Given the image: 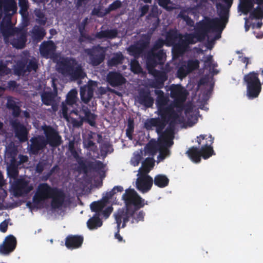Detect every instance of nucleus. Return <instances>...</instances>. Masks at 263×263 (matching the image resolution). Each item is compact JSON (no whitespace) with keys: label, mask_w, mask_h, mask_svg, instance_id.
I'll list each match as a JSON object with an SVG mask.
<instances>
[{"label":"nucleus","mask_w":263,"mask_h":263,"mask_svg":"<svg viewBox=\"0 0 263 263\" xmlns=\"http://www.w3.org/2000/svg\"><path fill=\"white\" fill-rule=\"evenodd\" d=\"M157 95L156 105L157 108V114L160 117L152 118L146 120L144 127L147 130L156 127L157 133L164 130L169 123L170 126H174L179 118L178 114L175 110L172 104L168 105V97L161 90H155Z\"/></svg>","instance_id":"f257e3e1"},{"label":"nucleus","mask_w":263,"mask_h":263,"mask_svg":"<svg viewBox=\"0 0 263 263\" xmlns=\"http://www.w3.org/2000/svg\"><path fill=\"white\" fill-rule=\"evenodd\" d=\"M65 198L66 195L61 189L52 187L47 183H41L37 186L32 200L35 207L42 208L45 201L51 199V208L59 209L63 206Z\"/></svg>","instance_id":"f03ea898"},{"label":"nucleus","mask_w":263,"mask_h":263,"mask_svg":"<svg viewBox=\"0 0 263 263\" xmlns=\"http://www.w3.org/2000/svg\"><path fill=\"white\" fill-rule=\"evenodd\" d=\"M18 5L20 7V13L23 17L28 14L29 3L28 0H18ZM6 10L11 11L12 13L8 14L7 20H3L0 26V31L4 38L14 35L17 32L16 28H13L11 22L12 16L16 13L17 10L16 0H6Z\"/></svg>","instance_id":"7ed1b4c3"},{"label":"nucleus","mask_w":263,"mask_h":263,"mask_svg":"<svg viewBox=\"0 0 263 263\" xmlns=\"http://www.w3.org/2000/svg\"><path fill=\"white\" fill-rule=\"evenodd\" d=\"M58 65L59 72L70 77L72 80L84 79L86 76L82 65L74 58H63Z\"/></svg>","instance_id":"20e7f679"},{"label":"nucleus","mask_w":263,"mask_h":263,"mask_svg":"<svg viewBox=\"0 0 263 263\" xmlns=\"http://www.w3.org/2000/svg\"><path fill=\"white\" fill-rule=\"evenodd\" d=\"M166 44L165 40L159 38L154 43L151 50L147 53L146 65L148 71L153 70L158 65H163L165 62V53L160 49Z\"/></svg>","instance_id":"39448f33"},{"label":"nucleus","mask_w":263,"mask_h":263,"mask_svg":"<svg viewBox=\"0 0 263 263\" xmlns=\"http://www.w3.org/2000/svg\"><path fill=\"white\" fill-rule=\"evenodd\" d=\"M225 27V23H223L219 18H206L205 21H202L198 23L197 31L194 34L198 42L201 41L205 39L210 29L219 31L220 33Z\"/></svg>","instance_id":"423d86ee"},{"label":"nucleus","mask_w":263,"mask_h":263,"mask_svg":"<svg viewBox=\"0 0 263 263\" xmlns=\"http://www.w3.org/2000/svg\"><path fill=\"white\" fill-rule=\"evenodd\" d=\"M122 199L125 203V207L128 210H139L147 204V201L141 197L133 189H127L122 195Z\"/></svg>","instance_id":"0eeeda50"},{"label":"nucleus","mask_w":263,"mask_h":263,"mask_svg":"<svg viewBox=\"0 0 263 263\" xmlns=\"http://www.w3.org/2000/svg\"><path fill=\"white\" fill-rule=\"evenodd\" d=\"M159 22V20L158 19L157 24H153L154 27L151 28L150 30H152V32L149 34H143L141 39L136 44L131 45L128 47L127 50L130 55L133 56L135 58H138L143 54L149 45L151 34L157 27Z\"/></svg>","instance_id":"6e6552de"},{"label":"nucleus","mask_w":263,"mask_h":263,"mask_svg":"<svg viewBox=\"0 0 263 263\" xmlns=\"http://www.w3.org/2000/svg\"><path fill=\"white\" fill-rule=\"evenodd\" d=\"M198 41L193 33H185L183 37H179L172 48L173 56L179 58L182 56L189 49V45L194 44Z\"/></svg>","instance_id":"1a4fd4ad"},{"label":"nucleus","mask_w":263,"mask_h":263,"mask_svg":"<svg viewBox=\"0 0 263 263\" xmlns=\"http://www.w3.org/2000/svg\"><path fill=\"white\" fill-rule=\"evenodd\" d=\"M244 81L247 84V93L249 99L257 98L261 90V85L257 73L250 72L244 76Z\"/></svg>","instance_id":"9d476101"},{"label":"nucleus","mask_w":263,"mask_h":263,"mask_svg":"<svg viewBox=\"0 0 263 263\" xmlns=\"http://www.w3.org/2000/svg\"><path fill=\"white\" fill-rule=\"evenodd\" d=\"M159 135V152H161L166 157L169 156L171 151L169 148L174 144L173 139L174 138V128L167 127L164 131L157 133Z\"/></svg>","instance_id":"9b49d317"},{"label":"nucleus","mask_w":263,"mask_h":263,"mask_svg":"<svg viewBox=\"0 0 263 263\" xmlns=\"http://www.w3.org/2000/svg\"><path fill=\"white\" fill-rule=\"evenodd\" d=\"M106 51V48L100 45L84 49L85 53L89 57V63L93 66L100 65L104 61Z\"/></svg>","instance_id":"f8f14e48"},{"label":"nucleus","mask_w":263,"mask_h":263,"mask_svg":"<svg viewBox=\"0 0 263 263\" xmlns=\"http://www.w3.org/2000/svg\"><path fill=\"white\" fill-rule=\"evenodd\" d=\"M168 90L171 91L170 97L174 99V107L182 109L188 95L186 90L179 84L171 85Z\"/></svg>","instance_id":"ddd939ff"},{"label":"nucleus","mask_w":263,"mask_h":263,"mask_svg":"<svg viewBox=\"0 0 263 263\" xmlns=\"http://www.w3.org/2000/svg\"><path fill=\"white\" fill-rule=\"evenodd\" d=\"M45 138L44 141L46 145L56 148L59 146L62 142V137L58 132L50 125H44L42 126Z\"/></svg>","instance_id":"4468645a"},{"label":"nucleus","mask_w":263,"mask_h":263,"mask_svg":"<svg viewBox=\"0 0 263 263\" xmlns=\"http://www.w3.org/2000/svg\"><path fill=\"white\" fill-rule=\"evenodd\" d=\"M29 141L28 151L30 155H37L47 145L44 141V137L42 135L33 136L31 138Z\"/></svg>","instance_id":"2eb2a0df"},{"label":"nucleus","mask_w":263,"mask_h":263,"mask_svg":"<svg viewBox=\"0 0 263 263\" xmlns=\"http://www.w3.org/2000/svg\"><path fill=\"white\" fill-rule=\"evenodd\" d=\"M199 64V61L197 59H190L183 62L177 70V77L179 78L185 77L189 73L198 69Z\"/></svg>","instance_id":"dca6fc26"},{"label":"nucleus","mask_w":263,"mask_h":263,"mask_svg":"<svg viewBox=\"0 0 263 263\" xmlns=\"http://www.w3.org/2000/svg\"><path fill=\"white\" fill-rule=\"evenodd\" d=\"M114 216L117 224V228H123L126 227V223L130 221V210L125 207L119 209L114 214Z\"/></svg>","instance_id":"f3484780"},{"label":"nucleus","mask_w":263,"mask_h":263,"mask_svg":"<svg viewBox=\"0 0 263 263\" xmlns=\"http://www.w3.org/2000/svg\"><path fill=\"white\" fill-rule=\"evenodd\" d=\"M140 175V177L136 181V187L143 193H147L151 189L153 185V178L149 175Z\"/></svg>","instance_id":"a211bd4d"},{"label":"nucleus","mask_w":263,"mask_h":263,"mask_svg":"<svg viewBox=\"0 0 263 263\" xmlns=\"http://www.w3.org/2000/svg\"><path fill=\"white\" fill-rule=\"evenodd\" d=\"M11 125L14 130L16 137L22 142L27 141L28 132L25 126L16 119L12 120Z\"/></svg>","instance_id":"6ab92c4d"},{"label":"nucleus","mask_w":263,"mask_h":263,"mask_svg":"<svg viewBox=\"0 0 263 263\" xmlns=\"http://www.w3.org/2000/svg\"><path fill=\"white\" fill-rule=\"evenodd\" d=\"M57 47L52 41H44L40 46L41 55L46 59L52 57L55 52Z\"/></svg>","instance_id":"aec40b11"},{"label":"nucleus","mask_w":263,"mask_h":263,"mask_svg":"<svg viewBox=\"0 0 263 263\" xmlns=\"http://www.w3.org/2000/svg\"><path fill=\"white\" fill-rule=\"evenodd\" d=\"M138 101L139 103L146 108H150L154 104V99L151 96V91L149 89H141L139 92Z\"/></svg>","instance_id":"412c9836"},{"label":"nucleus","mask_w":263,"mask_h":263,"mask_svg":"<svg viewBox=\"0 0 263 263\" xmlns=\"http://www.w3.org/2000/svg\"><path fill=\"white\" fill-rule=\"evenodd\" d=\"M16 246V239L13 235L6 237L3 243L0 246V253L4 255L9 254L13 251Z\"/></svg>","instance_id":"4be33fe9"},{"label":"nucleus","mask_w":263,"mask_h":263,"mask_svg":"<svg viewBox=\"0 0 263 263\" xmlns=\"http://www.w3.org/2000/svg\"><path fill=\"white\" fill-rule=\"evenodd\" d=\"M225 5L220 3L217 4L216 7L219 10V15L220 20L223 23L226 24L228 21V14L230 8L231 7L233 0H221Z\"/></svg>","instance_id":"5701e85b"},{"label":"nucleus","mask_w":263,"mask_h":263,"mask_svg":"<svg viewBox=\"0 0 263 263\" xmlns=\"http://www.w3.org/2000/svg\"><path fill=\"white\" fill-rule=\"evenodd\" d=\"M153 71V74L155 77V82L152 85V87L156 88H162L164 86V82L167 80L168 76L167 73L164 71H160L155 69V68L150 71Z\"/></svg>","instance_id":"b1692460"},{"label":"nucleus","mask_w":263,"mask_h":263,"mask_svg":"<svg viewBox=\"0 0 263 263\" xmlns=\"http://www.w3.org/2000/svg\"><path fill=\"white\" fill-rule=\"evenodd\" d=\"M107 82L112 87L119 86L125 83L126 80L119 72L110 71L106 77Z\"/></svg>","instance_id":"393cba45"},{"label":"nucleus","mask_w":263,"mask_h":263,"mask_svg":"<svg viewBox=\"0 0 263 263\" xmlns=\"http://www.w3.org/2000/svg\"><path fill=\"white\" fill-rule=\"evenodd\" d=\"M80 167L83 170V171L86 173L88 170H93L95 172H98L104 168V164L101 161L97 160L95 162L89 161L86 164L83 161L78 162Z\"/></svg>","instance_id":"a878e982"},{"label":"nucleus","mask_w":263,"mask_h":263,"mask_svg":"<svg viewBox=\"0 0 263 263\" xmlns=\"http://www.w3.org/2000/svg\"><path fill=\"white\" fill-rule=\"evenodd\" d=\"M210 139L206 141L203 146H201L200 149L201 156L204 159H207L213 155H215L212 145L214 142V138L211 135H209Z\"/></svg>","instance_id":"bb28decb"},{"label":"nucleus","mask_w":263,"mask_h":263,"mask_svg":"<svg viewBox=\"0 0 263 263\" xmlns=\"http://www.w3.org/2000/svg\"><path fill=\"white\" fill-rule=\"evenodd\" d=\"M83 240L81 235H69L65 238V246L69 249H77L82 246Z\"/></svg>","instance_id":"cd10ccee"},{"label":"nucleus","mask_w":263,"mask_h":263,"mask_svg":"<svg viewBox=\"0 0 263 263\" xmlns=\"http://www.w3.org/2000/svg\"><path fill=\"white\" fill-rule=\"evenodd\" d=\"M15 34H17L16 37H14L11 42V44L16 49H23L26 45L27 35L26 32L18 30Z\"/></svg>","instance_id":"c85d7f7f"},{"label":"nucleus","mask_w":263,"mask_h":263,"mask_svg":"<svg viewBox=\"0 0 263 263\" xmlns=\"http://www.w3.org/2000/svg\"><path fill=\"white\" fill-rule=\"evenodd\" d=\"M94 88L92 84L85 85L80 88V93L82 101L88 103L93 96Z\"/></svg>","instance_id":"c756f323"},{"label":"nucleus","mask_w":263,"mask_h":263,"mask_svg":"<svg viewBox=\"0 0 263 263\" xmlns=\"http://www.w3.org/2000/svg\"><path fill=\"white\" fill-rule=\"evenodd\" d=\"M183 37V34L179 33L175 29H170L166 32L165 35V41L167 46H174V44L178 41L179 37Z\"/></svg>","instance_id":"7c9ffc66"},{"label":"nucleus","mask_w":263,"mask_h":263,"mask_svg":"<svg viewBox=\"0 0 263 263\" xmlns=\"http://www.w3.org/2000/svg\"><path fill=\"white\" fill-rule=\"evenodd\" d=\"M82 112L84 115L82 120L88 123L90 126H95L96 124V120L97 116L92 113L90 109L87 106H83L82 108Z\"/></svg>","instance_id":"2f4dec72"},{"label":"nucleus","mask_w":263,"mask_h":263,"mask_svg":"<svg viewBox=\"0 0 263 263\" xmlns=\"http://www.w3.org/2000/svg\"><path fill=\"white\" fill-rule=\"evenodd\" d=\"M155 160L153 158L147 157L142 163V166L139 169L140 174L148 175V173L154 167Z\"/></svg>","instance_id":"473e14b6"},{"label":"nucleus","mask_w":263,"mask_h":263,"mask_svg":"<svg viewBox=\"0 0 263 263\" xmlns=\"http://www.w3.org/2000/svg\"><path fill=\"white\" fill-rule=\"evenodd\" d=\"M118 34V30L115 28L112 29L101 30L99 32H97L95 34V37L98 39H102L104 38L113 39L116 38Z\"/></svg>","instance_id":"72a5a7b5"},{"label":"nucleus","mask_w":263,"mask_h":263,"mask_svg":"<svg viewBox=\"0 0 263 263\" xmlns=\"http://www.w3.org/2000/svg\"><path fill=\"white\" fill-rule=\"evenodd\" d=\"M31 33L34 41L40 42L44 39L46 32L44 28L38 25H35L32 28Z\"/></svg>","instance_id":"f704fd0d"},{"label":"nucleus","mask_w":263,"mask_h":263,"mask_svg":"<svg viewBox=\"0 0 263 263\" xmlns=\"http://www.w3.org/2000/svg\"><path fill=\"white\" fill-rule=\"evenodd\" d=\"M185 154L194 163H198L201 161L200 149L195 146H192L186 152Z\"/></svg>","instance_id":"c9c22d12"},{"label":"nucleus","mask_w":263,"mask_h":263,"mask_svg":"<svg viewBox=\"0 0 263 263\" xmlns=\"http://www.w3.org/2000/svg\"><path fill=\"white\" fill-rule=\"evenodd\" d=\"M56 96V93L51 91H43L41 95L42 102L47 106L53 105Z\"/></svg>","instance_id":"e433bc0d"},{"label":"nucleus","mask_w":263,"mask_h":263,"mask_svg":"<svg viewBox=\"0 0 263 263\" xmlns=\"http://www.w3.org/2000/svg\"><path fill=\"white\" fill-rule=\"evenodd\" d=\"M102 225V221L100 218L99 213H95L87 222V227L90 230L97 229L101 227Z\"/></svg>","instance_id":"4c0bfd02"},{"label":"nucleus","mask_w":263,"mask_h":263,"mask_svg":"<svg viewBox=\"0 0 263 263\" xmlns=\"http://www.w3.org/2000/svg\"><path fill=\"white\" fill-rule=\"evenodd\" d=\"M145 213L143 210H133L130 211V222L138 223L144 220Z\"/></svg>","instance_id":"58836bf2"},{"label":"nucleus","mask_w":263,"mask_h":263,"mask_svg":"<svg viewBox=\"0 0 263 263\" xmlns=\"http://www.w3.org/2000/svg\"><path fill=\"white\" fill-rule=\"evenodd\" d=\"M124 60V57L121 52L114 53L112 58L108 61V65L110 67H116L122 64Z\"/></svg>","instance_id":"ea45409f"},{"label":"nucleus","mask_w":263,"mask_h":263,"mask_svg":"<svg viewBox=\"0 0 263 263\" xmlns=\"http://www.w3.org/2000/svg\"><path fill=\"white\" fill-rule=\"evenodd\" d=\"M169 181L170 180L167 177L163 174L156 175L153 180L154 184L160 188H164L167 186L168 185Z\"/></svg>","instance_id":"a19ab883"},{"label":"nucleus","mask_w":263,"mask_h":263,"mask_svg":"<svg viewBox=\"0 0 263 263\" xmlns=\"http://www.w3.org/2000/svg\"><path fill=\"white\" fill-rule=\"evenodd\" d=\"M32 189V187L29 186L28 183L25 181H20L16 186V194L21 195L29 193Z\"/></svg>","instance_id":"79ce46f5"},{"label":"nucleus","mask_w":263,"mask_h":263,"mask_svg":"<svg viewBox=\"0 0 263 263\" xmlns=\"http://www.w3.org/2000/svg\"><path fill=\"white\" fill-rule=\"evenodd\" d=\"M254 0H241L239 6L240 10L245 14H247L253 8Z\"/></svg>","instance_id":"37998d69"},{"label":"nucleus","mask_w":263,"mask_h":263,"mask_svg":"<svg viewBox=\"0 0 263 263\" xmlns=\"http://www.w3.org/2000/svg\"><path fill=\"white\" fill-rule=\"evenodd\" d=\"M28 63L27 60H23L18 61L14 68V72L16 75L23 76L27 72L26 65Z\"/></svg>","instance_id":"c03bdc74"},{"label":"nucleus","mask_w":263,"mask_h":263,"mask_svg":"<svg viewBox=\"0 0 263 263\" xmlns=\"http://www.w3.org/2000/svg\"><path fill=\"white\" fill-rule=\"evenodd\" d=\"M189 8L181 10L177 17L185 21L187 26L193 27L194 25V21L189 17Z\"/></svg>","instance_id":"a18cd8bd"},{"label":"nucleus","mask_w":263,"mask_h":263,"mask_svg":"<svg viewBox=\"0 0 263 263\" xmlns=\"http://www.w3.org/2000/svg\"><path fill=\"white\" fill-rule=\"evenodd\" d=\"M51 166V163L46 159H41L35 166L36 173L41 174L44 170L49 168Z\"/></svg>","instance_id":"49530a36"},{"label":"nucleus","mask_w":263,"mask_h":263,"mask_svg":"<svg viewBox=\"0 0 263 263\" xmlns=\"http://www.w3.org/2000/svg\"><path fill=\"white\" fill-rule=\"evenodd\" d=\"M78 92L76 89H71L66 96V103L67 105L72 106L75 104L78 100Z\"/></svg>","instance_id":"de8ad7c7"},{"label":"nucleus","mask_w":263,"mask_h":263,"mask_svg":"<svg viewBox=\"0 0 263 263\" xmlns=\"http://www.w3.org/2000/svg\"><path fill=\"white\" fill-rule=\"evenodd\" d=\"M159 141L158 142L148 143L145 146L146 152L151 156H154L158 152Z\"/></svg>","instance_id":"09e8293b"},{"label":"nucleus","mask_w":263,"mask_h":263,"mask_svg":"<svg viewBox=\"0 0 263 263\" xmlns=\"http://www.w3.org/2000/svg\"><path fill=\"white\" fill-rule=\"evenodd\" d=\"M105 203L103 201H94L90 204V208L91 211L96 213L101 212L105 207Z\"/></svg>","instance_id":"8fccbe9b"},{"label":"nucleus","mask_w":263,"mask_h":263,"mask_svg":"<svg viewBox=\"0 0 263 263\" xmlns=\"http://www.w3.org/2000/svg\"><path fill=\"white\" fill-rule=\"evenodd\" d=\"M92 138V136L89 135L88 139L84 140L83 144L85 148L90 151L95 152L97 149V146L96 143L91 140Z\"/></svg>","instance_id":"3c124183"},{"label":"nucleus","mask_w":263,"mask_h":263,"mask_svg":"<svg viewBox=\"0 0 263 263\" xmlns=\"http://www.w3.org/2000/svg\"><path fill=\"white\" fill-rule=\"evenodd\" d=\"M249 18L251 20L263 18V9L259 6L257 7L256 9L250 12Z\"/></svg>","instance_id":"603ef678"},{"label":"nucleus","mask_w":263,"mask_h":263,"mask_svg":"<svg viewBox=\"0 0 263 263\" xmlns=\"http://www.w3.org/2000/svg\"><path fill=\"white\" fill-rule=\"evenodd\" d=\"M38 63L35 59L30 60L27 65L26 69L27 72H30L31 71L36 72L38 69Z\"/></svg>","instance_id":"864d4df0"},{"label":"nucleus","mask_w":263,"mask_h":263,"mask_svg":"<svg viewBox=\"0 0 263 263\" xmlns=\"http://www.w3.org/2000/svg\"><path fill=\"white\" fill-rule=\"evenodd\" d=\"M35 15L37 17L36 20V22L41 25H45L47 18L45 16L44 13L40 9L35 10Z\"/></svg>","instance_id":"5fc2aeb1"},{"label":"nucleus","mask_w":263,"mask_h":263,"mask_svg":"<svg viewBox=\"0 0 263 263\" xmlns=\"http://www.w3.org/2000/svg\"><path fill=\"white\" fill-rule=\"evenodd\" d=\"M134 130V120L129 119L128 120L127 128L126 129V134L127 137L130 139H132L133 133Z\"/></svg>","instance_id":"6e6d98bb"},{"label":"nucleus","mask_w":263,"mask_h":263,"mask_svg":"<svg viewBox=\"0 0 263 263\" xmlns=\"http://www.w3.org/2000/svg\"><path fill=\"white\" fill-rule=\"evenodd\" d=\"M101 152L107 154L109 153H111L113 152L114 149L111 144L108 142H104L101 144L100 146Z\"/></svg>","instance_id":"4d7b16f0"},{"label":"nucleus","mask_w":263,"mask_h":263,"mask_svg":"<svg viewBox=\"0 0 263 263\" xmlns=\"http://www.w3.org/2000/svg\"><path fill=\"white\" fill-rule=\"evenodd\" d=\"M131 70L135 73H140L142 72V69L138 61L134 60L132 61L130 64Z\"/></svg>","instance_id":"13d9d810"},{"label":"nucleus","mask_w":263,"mask_h":263,"mask_svg":"<svg viewBox=\"0 0 263 263\" xmlns=\"http://www.w3.org/2000/svg\"><path fill=\"white\" fill-rule=\"evenodd\" d=\"M122 6V3L120 0H116L110 4L107 9V12H109L120 8Z\"/></svg>","instance_id":"bf43d9fd"},{"label":"nucleus","mask_w":263,"mask_h":263,"mask_svg":"<svg viewBox=\"0 0 263 263\" xmlns=\"http://www.w3.org/2000/svg\"><path fill=\"white\" fill-rule=\"evenodd\" d=\"M7 173L8 176L12 178H15L18 175V168H15L13 165L8 166Z\"/></svg>","instance_id":"052dcab7"},{"label":"nucleus","mask_w":263,"mask_h":263,"mask_svg":"<svg viewBox=\"0 0 263 263\" xmlns=\"http://www.w3.org/2000/svg\"><path fill=\"white\" fill-rule=\"evenodd\" d=\"M11 159L10 160V164L9 166H12L13 165L15 168H18V166L20 165L18 164V161H17L16 159V153L12 152L10 153Z\"/></svg>","instance_id":"680f3d73"},{"label":"nucleus","mask_w":263,"mask_h":263,"mask_svg":"<svg viewBox=\"0 0 263 263\" xmlns=\"http://www.w3.org/2000/svg\"><path fill=\"white\" fill-rule=\"evenodd\" d=\"M210 139L209 135H200L199 136H197L196 138V142L201 146H203V144L206 143V141Z\"/></svg>","instance_id":"e2e57ef3"},{"label":"nucleus","mask_w":263,"mask_h":263,"mask_svg":"<svg viewBox=\"0 0 263 263\" xmlns=\"http://www.w3.org/2000/svg\"><path fill=\"white\" fill-rule=\"evenodd\" d=\"M141 159H142V157L140 155L138 154V155H136L131 160L132 164L133 165H134V166H138L139 164Z\"/></svg>","instance_id":"0e129e2a"},{"label":"nucleus","mask_w":263,"mask_h":263,"mask_svg":"<svg viewBox=\"0 0 263 263\" xmlns=\"http://www.w3.org/2000/svg\"><path fill=\"white\" fill-rule=\"evenodd\" d=\"M113 208L111 206H109L105 208L104 210H102V215L106 218H108L111 212H112Z\"/></svg>","instance_id":"69168bd1"},{"label":"nucleus","mask_w":263,"mask_h":263,"mask_svg":"<svg viewBox=\"0 0 263 263\" xmlns=\"http://www.w3.org/2000/svg\"><path fill=\"white\" fill-rule=\"evenodd\" d=\"M8 67L7 65L3 63L2 61L0 62V76H3L7 74Z\"/></svg>","instance_id":"338daca9"},{"label":"nucleus","mask_w":263,"mask_h":263,"mask_svg":"<svg viewBox=\"0 0 263 263\" xmlns=\"http://www.w3.org/2000/svg\"><path fill=\"white\" fill-rule=\"evenodd\" d=\"M67 105V104H65L64 103H63L62 105V113L63 117L65 119H68V108Z\"/></svg>","instance_id":"774afa93"}]
</instances>
